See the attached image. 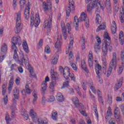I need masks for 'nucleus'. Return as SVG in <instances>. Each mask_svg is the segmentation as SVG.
I'll return each instance as SVG.
<instances>
[{"label": "nucleus", "mask_w": 124, "mask_h": 124, "mask_svg": "<svg viewBox=\"0 0 124 124\" xmlns=\"http://www.w3.org/2000/svg\"><path fill=\"white\" fill-rule=\"evenodd\" d=\"M69 7L66 8V14L67 17L70 16V13H74L75 11V6H74V1L73 0H69Z\"/></svg>", "instance_id": "obj_10"}, {"label": "nucleus", "mask_w": 124, "mask_h": 124, "mask_svg": "<svg viewBox=\"0 0 124 124\" xmlns=\"http://www.w3.org/2000/svg\"><path fill=\"white\" fill-rule=\"evenodd\" d=\"M51 118L54 121L58 120V112L56 110H53L51 113Z\"/></svg>", "instance_id": "obj_44"}, {"label": "nucleus", "mask_w": 124, "mask_h": 124, "mask_svg": "<svg viewBox=\"0 0 124 124\" xmlns=\"http://www.w3.org/2000/svg\"><path fill=\"white\" fill-rule=\"evenodd\" d=\"M111 117H112V109H111V107H109L106 114V119L108 121H108L109 124H116L115 119L111 118Z\"/></svg>", "instance_id": "obj_12"}, {"label": "nucleus", "mask_w": 124, "mask_h": 124, "mask_svg": "<svg viewBox=\"0 0 124 124\" xmlns=\"http://www.w3.org/2000/svg\"><path fill=\"white\" fill-rule=\"evenodd\" d=\"M74 26L76 31L79 30V18H78L77 16L74 17Z\"/></svg>", "instance_id": "obj_25"}, {"label": "nucleus", "mask_w": 124, "mask_h": 124, "mask_svg": "<svg viewBox=\"0 0 124 124\" xmlns=\"http://www.w3.org/2000/svg\"><path fill=\"white\" fill-rule=\"evenodd\" d=\"M60 58V56L59 54H55L54 56H52L50 60V63L51 64H53V65H56L59 62V59Z\"/></svg>", "instance_id": "obj_19"}, {"label": "nucleus", "mask_w": 124, "mask_h": 124, "mask_svg": "<svg viewBox=\"0 0 124 124\" xmlns=\"http://www.w3.org/2000/svg\"><path fill=\"white\" fill-rule=\"evenodd\" d=\"M117 60H118L117 54H116V53H113L112 54V59L110 62L109 66L108 69L107 73V77H109L110 75H111L112 71H113V68H114L115 70L117 69V67L118 66V64H117Z\"/></svg>", "instance_id": "obj_6"}, {"label": "nucleus", "mask_w": 124, "mask_h": 124, "mask_svg": "<svg viewBox=\"0 0 124 124\" xmlns=\"http://www.w3.org/2000/svg\"><path fill=\"white\" fill-rule=\"evenodd\" d=\"M40 24V17H39V14L37 13L35 16V19L34 16H31V27H38Z\"/></svg>", "instance_id": "obj_8"}, {"label": "nucleus", "mask_w": 124, "mask_h": 124, "mask_svg": "<svg viewBox=\"0 0 124 124\" xmlns=\"http://www.w3.org/2000/svg\"><path fill=\"white\" fill-rule=\"evenodd\" d=\"M71 66L73 69L75 70V71H77L78 70V67L76 65V64L75 63H72L71 64Z\"/></svg>", "instance_id": "obj_58"}, {"label": "nucleus", "mask_w": 124, "mask_h": 124, "mask_svg": "<svg viewBox=\"0 0 124 124\" xmlns=\"http://www.w3.org/2000/svg\"><path fill=\"white\" fill-rule=\"evenodd\" d=\"M56 99H57L58 101L59 102H62L64 101V96H63L62 93H58L56 95Z\"/></svg>", "instance_id": "obj_29"}, {"label": "nucleus", "mask_w": 124, "mask_h": 124, "mask_svg": "<svg viewBox=\"0 0 124 124\" xmlns=\"http://www.w3.org/2000/svg\"><path fill=\"white\" fill-rule=\"evenodd\" d=\"M95 62H96V64L95 65V70L96 71V73L97 75H101V73L100 72V71H101L102 67H101V65L97 63V61L95 60Z\"/></svg>", "instance_id": "obj_23"}, {"label": "nucleus", "mask_w": 124, "mask_h": 124, "mask_svg": "<svg viewBox=\"0 0 124 124\" xmlns=\"http://www.w3.org/2000/svg\"><path fill=\"white\" fill-rule=\"evenodd\" d=\"M32 95L34 98L32 101V103L33 105H35V104H36V101H37V99L38 98V97L37 96V92L34 91L32 93Z\"/></svg>", "instance_id": "obj_36"}, {"label": "nucleus", "mask_w": 124, "mask_h": 124, "mask_svg": "<svg viewBox=\"0 0 124 124\" xmlns=\"http://www.w3.org/2000/svg\"><path fill=\"white\" fill-rule=\"evenodd\" d=\"M86 122L88 124H92V120H91V119L89 117H87L86 118Z\"/></svg>", "instance_id": "obj_64"}, {"label": "nucleus", "mask_w": 124, "mask_h": 124, "mask_svg": "<svg viewBox=\"0 0 124 124\" xmlns=\"http://www.w3.org/2000/svg\"><path fill=\"white\" fill-rule=\"evenodd\" d=\"M122 98L121 97H117L116 100L117 102H120V101H124V93H122Z\"/></svg>", "instance_id": "obj_54"}, {"label": "nucleus", "mask_w": 124, "mask_h": 124, "mask_svg": "<svg viewBox=\"0 0 124 124\" xmlns=\"http://www.w3.org/2000/svg\"><path fill=\"white\" fill-rule=\"evenodd\" d=\"M7 86V83L4 84L2 86V94L4 96L3 99V102L4 104L6 105L8 102V96L6 94V87Z\"/></svg>", "instance_id": "obj_14"}, {"label": "nucleus", "mask_w": 124, "mask_h": 124, "mask_svg": "<svg viewBox=\"0 0 124 124\" xmlns=\"http://www.w3.org/2000/svg\"><path fill=\"white\" fill-rule=\"evenodd\" d=\"M91 2L87 5V11L88 12H92V10L95 7H100L102 10H104V7H105V5H101V3H99V0H86V3H89Z\"/></svg>", "instance_id": "obj_4"}, {"label": "nucleus", "mask_w": 124, "mask_h": 124, "mask_svg": "<svg viewBox=\"0 0 124 124\" xmlns=\"http://www.w3.org/2000/svg\"><path fill=\"white\" fill-rule=\"evenodd\" d=\"M97 93L99 96V101H101L102 103H103V102L102 101V98L101 97V93L100 92V91L98 90L97 91Z\"/></svg>", "instance_id": "obj_57"}, {"label": "nucleus", "mask_w": 124, "mask_h": 124, "mask_svg": "<svg viewBox=\"0 0 124 124\" xmlns=\"http://www.w3.org/2000/svg\"><path fill=\"white\" fill-rule=\"evenodd\" d=\"M7 46L5 44H3L1 47V54L2 55H5L7 53Z\"/></svg>", "instance_id": "obj_32"}, {"label": "nucleus", "mask_w": 124, "mask_h": 124, "mask_svg": "<svg viewBox=\"0 0 124 124\" xmlns=\"http://www.w3.org/2000/svg\"><path fill=\"white\" fill-rule=\"evenodd\" d=\"M48 102V100L45 97H43L42 98V101H41V104L43 106H45L46 105V103Z\"/></svg>", "instance_id": "obj_50"}, {"label": "nucleus", "mask_w": 124, "mask_h": 124, "mask_svg": "<svg viewBox=\"0 0 124 124\" xmlns=\"http://www.w3.org/2000/svg\"><path fill=\"white\" fill-rule=\"evenodd\" d=\"M21 82V78L19 77H17L16 79V85H19Z\"/></svg>", "instance_id": "obj_61"}, {"label": "nucleus", "mask_w": 124, "mask_h": 124, "mask_svg": "<svg viewBox=\"0 0 124 124\" xmlns=\"http://www.w3.org/2000/svg\"><path fill=\"white\" fill-rule=\"evenodd\" d=\"M95 8H96V21L97 22V23L99 24L101 23V16H100V15L98 14V13H100V9H99V7H96Z\"/></svg>", "instance_id": "obj_22"}, {"label": "nucleus", "mask_w": 124, "mask_h": 124, "mask_svg": "<svg viewBox=\"0 0 124 124\" xmlns=\"http://www.w3.org/2000/svg\"><path fill=\"white\" fill-rule=\"evenodd\" d=\"M88 63L90 67L93 66V56L92 51H89L88 54Z\"/></svg>", "instance_id": "obj_21"}, {"label": "nucleus", "mask_w": 124, "mask_h": 124, "mask_svg": "<svg viewBox=\"0 0 124 124\" xmlns=\"http://www.w3.org/2000/svg\"><path fill=\"white\" fill-rule=\"evenodd\" d=\"M114 113L115 118L117 120H120V118H121L120 109L118 108H115Z\"/></svg>", "instance_id": "obj_34"}, {"label": "nucleus", "mask_w": 124, "mask_h": 124, "mask_svg": "<svg viewBox=\"0 0 124 124\" xmlns=\"http://www.w3.org/2000/svg\"><path fill=\"white\" fill-rule=\"evenodd\" d=\"M100 48H101L100 45L97 44L95 45L94 46V49L95 53H96L97 54H98V53L100 52Z\"/></svg>", "instance_id": "obj_46"}, {"label": "nucleus", "mask_w": 124, "mask_h": 124, "mask_svg": "<svg viewBox=\"0 0 124 124\" xmlns=\"http://www.w3.org/2000/svg\"><path fill=\"white\" fill-rule=\"evenodd\" d=\"M71 100L73 104H74L76 107H78V105H80L79 102V99H78L77 97H72L71 98Z\"/></svg>", "instance_id": "obj_33"}, {"label": "nucleus", "mask_w": 124, "mask_h": 124, "mask_svg": "<svg viewBox=\"0 0 124 124\" xmlns=\"http://www.w3.org/2000/svg\"><path fill=\"white\" fill-rule=\"evenodd\" d=\"M111 31L113 34H115L117 32V24L115 21H113L111 24Z\"/></svg>", "instance_id": "obj_30"}, {"label": "nucleus", "mask_w": 124, "mask_h": 124, "mask_svg": "<svg viewBox=\"0 0 124 124\" xmlns=\"http://www.w3.org/2000/svg\"><path fill=\"white\" fill-rule=\"evenodd\" d=\"M102 62L103 65V73L105 75H106V67L107 66V60H106V58L104 57L102 59Z\"/></svg>", "instance_id": "obj_27"}, {"label": "nucleus", "mask_w": 124, "mask_h": 124, "mask_svg": "<svg viewBox=\"0 0 124 124\" xmlns=\"http://www.w3.org/2000/svg\"><path fill=\"white\" fill-rule=\"evenodd\" d=\"M99 3H101V5H102V6H103V5H105V7L104 8H105V7H106V6L107 7V9H109V10H111V2L110 1V0H106V3L101 1L100 2H99Z\"/></svg>", "instance_id": "obj_26"}, {"label": "nucleus", "mask_w": 124, "mask_h": 124, "mask_svg": "<svg viewBox=\"0 0 124 124\" xmlns=\"http://www.w3.org/2000/svg\"><path fill=\"white\" fill-rule=\"evenodd\" d=\"M31 93V90L30 89V86L29 84H27L25 86V89L23 90L22 92V94H30Z\"/></svg>", "instance_id": "obj_31"}, {"label": "nucleus", "mask_w": 124, "mask_h": 124, "mask_svg": "<svg viewBox=\"0 0 124 124\" xmlns=\"http://www.w3.org/2000/svg\"><path fill=\"white\" fill-rule=\"evenodd\" d=\"M19 90L17 88H15L14 90V97L13 98V101L14 103H16L17 100L19 99Z\"/></svg>", "instance_id": "obj_20"}, {"label": "nucleus", "mask_w": 124, "mask_h": 124, "mask_svg": "<svg viewBox=\"0 0 124 124\" xmlns=\"http://www.w3.org/2000/svg\"><path fill=\"white\" fill-rule=\"evenodd\" d=\"M15 17L16 19V27L15 28V32L16 34L20 33L21 31L23 30L22 26V20L21 19V12H18L15 14Z\"/></svg>", "instance_id": "obj_5"}, {"label": "nucleus", "mask_w": 124, "mask_h": 124, "mask_svg": "<svg viewBox=\"0 0 124 124\" xmlns=\"http://www.w3.org/2000/svg\"><path fill=\"white\" fill-rule=\"evenodd\" d=\"M80 21H84V24L86 28H89L90 27V20L89 17H88V15L86 13L82 12L79 17Z\"/></svg>", "instance_id": "obj_13"}, {"label": "nucleus", "mask_w": 124, "mask_h": 124, "mask_svg": "<svg viewBox=\"0 0 124 124\" xmlns=\"http://www.w3.org/2000/svg\"><path fill=\"white\" fill-rule=\"evenodd\" d=\"M5 120L7 122V124H9V123L11 122V119L9 117V114L8 113H6Z\"/></svg>", "instance_id": "obj_51"}, {"label": "nucleus", "mask_w": 124, "mask_h": 124, "mask_svg": "<svg viewBox=\"0 0 124 124\" xmlns=\"http://www.w3.org/2000/svg\"><path fill=\"white\" fill-rule=\"evenodd\" d=\"M79 109L80 113L82 116H85V117H87V113H86V111L84 110H81V107H79Z\"/></svg>", "instance_id": "obj_62"}, {"label": "nucleus", "mask_w": 124, "mask_h": 124, "mask_svg": "<svg viewBox=\"0 0 124 124\" xmlns=\"http://www.w3.org/2000/svg\"><path fill=\"white\" fill-rule=\"evenodd\" d=\"M70 43L69 45L68 46L65 54L67 55L69 53V52H71V49H72V47H73V43H74V35L73 34H71L69 38Z\"/></svg>", "instance_id": "obj_15"}, {"label": "nucleus", "mask_w": 124, "mask_h": 124, "mask_svg": "<svg viewBox=\"0 0 124 124\" xmlns=\"http://www.w3.org/2000/svg\"><path fill=\"white\" fill-rule=\"evenodd\" d=\"M74 88L75 89L77 93L80 95V94H81V91L80 90V88L79 87V85L78 84H75Z\"/></svg>", "instance_id": "obj_49"}, {"label": "nucleus", "mask_w": 124, "mask_h": 124, "mask_svg": "<svg viewBox=\"0 0 124 124\" xmlns=\"http://www.w3.org/2000/svg\"><path fill=\"white\" fill-rule=\"evenodd\" d=\"M61 27L62 28V31L64 38L66 40L67 38V31H66V29L65 28V24L63 21L61 22Z\"/></svg>", "instance_id": "obj_24"}, {"label": "nucleus", "mask_w": 124, "mask_h": 124, "mask_svg": "<svg viewBox=\"0 0 124 124\" xmlns=\"http://www.w3.org/2000/svg\"><path fill=\"white\" fill-rule=\"evenodd\" d=\"M22 46L23 47V49L26 53L29 54L30 53V50H29V46H28V44L27 43V41H23Z\"/></svg>", "instance_id": "obj_38"}, {"label": "nucleus", "mask_w": 124, "mask_h": 124, "mask_svg": "<svg viewBox=\"0 0 124 124\" xmlns=\"http://www.w3.org/2000/svg\"><path fill=\"white\" fill-rule=\"evenodd\" d=\"M37 122L38 124H48V120L46 118H39Z\"/></svg>", "instance_id": "obj_39"}, {"label": "nucleus", "mask_w": 124, "mask_h": 124, "mask_svg": "<svg viewBox=\"0 0 124 124\" xmlns=\"http://www.w3.org/2000/svg\"><path fill=\"white\" fill-rule=\"evenodd\" d=\"M89 86L90 87L91 90L92 91V92L95 93V88H94V87L93 85V81H91L90 83H89Z\"/></svg>", "instance_id": "obj_53"}, {"label": "nucleus", "mask_w": 124, "mask_h": 124, "mask_svg": "<svg viewBox=\"0 0 124 124\" xmlns=\"http://www.w3.org/2000/svg\"><path fill=\"white\" fill-rule=\"evenodd\" d=\"M20 112L22 115L25 119V120H29V115H28V112H27V111L24 108H22L20 109Z\"/></svg>", "instance_id": "obj_28"}, {"label": "nucleus", "mask_w": 124, "mask_h": 124, "mask_svg": "<svg viewBox=\"0 0 124 124\" xmlns=\"http://www.w3.org/2000/svg\"><path fill=\"white\" fill-rule=\"evenodd\" d=\"M12 49L14 51V60H15L16 62H17V63L23 66L24 63L28 70H29L30 73L31 75L33 74V68L31 67V64H30V58L28 55L25 54L23 51H20L19 52V56H18V54H17V51H18V48L16 45H18L20 46L22 44V39L19 36H15L12 38Z\"/></svg>", "instance_id": "obj_1"}, {"label": "nucleus", "mask_w": 124, "mask_h": 124, "mask_svg": "<svg viewBox=\"0 0 124 124\" xmlns=\"http://www.w3.org/2000/svg\"><path fill=\"white\" fill-rule=\"evenodd\" d=\"M59 70L61 73H63V76L66 80L70 78L72 81L76 82V78H75L74 74L70 73L71 70L70 67L66 66L63 69L62 67L60 66Z\"/></svg>", "instance_id": "obj_3"}, {"label": "nucleus", "mask_w": 124, "mask_h": 124, "mask_svg": "<svg viewBox=\"0 0 124 124\" xmlns=\"http://www.w3.org/2000/svg\"><path fill=\"white\" fill-rule=\"evenodd\" d=\"M50 76L51 77V82L49 84V88L51 90H54L55 87L57 85V81H56V73L54 71V69L51 70Z\"/></svg>", "instance_id": "obj_9"}, {"label": "nucleus", "mask_w": 124, "mask_h": 124, "mask_svg": "<svg viewBox=\"0 0 124 124\" xmlns=\"http://www.w3.org/2000/svg\"><path fill=\"white\" fill-rule=\"evenodd\" d=\"M45 52L46 53V54H50L51 53V48L49 46H46L45 48Z\"/></svg>", "instance_id": "obj_55"}, {"label": "nucleus", "mask_w": 124, "mask_h": 124, "mask_svg": "<svg viewBox=\"0 0 124 124\" xmlns=\"http://www.w3.org/2000/svg\"><path fill=\"white\" fill-rule=\"evenodd\" d=\"M80 44L82 50H85L86 49V38L84 37L81 38Z\"/></svg>", "instance_id": "obj_41"}, {"label": "nucleus", "mask_w": 124, "mask_h": 124, "mask_svg": "<svg viewBox=\"0 0 124 124\" xmlns=\"http://www.w3.org/2000/svg\"><path fill=\"white\" fill-rule=\"evenodd\" d=\"M29 115L33 123L35 124L37 123V121L38 120L37 113L34 111V110L31 109L29 112Z\"/></svg>", "instance_id": "obj_16"}, {"label": "nucleus", "mask_w": 124, "mask_h": 124, "mask_svg": "<svg viewBox=\"0 0 124 124\" xmlns=\"http://www.w3.org/2000/svg\"><path fill=\"white\" fill-rule=\"evenodd\" d=\"M104 38L106 39V41L102 44V50L104 56L106 57L108 53V49L110 52H111L113 50V47H112V44L111 43V38L109 36L108 32H105Z\"/></svg>", "instance_id": "obj_2"}, {"label": "nucleus", "mask_w": 124, "mask_h": 124, "mask_svg": "<svg viewBox=\"0 0 124 124\" xmlns=\"http://www.w3.org/2000/svg\"><path fill=\"white\" fill-rule=\"evenodd\" d=\"M119 41L121 45H124V32L121 31L119 33Z\"/></svg>", "instance_id": "obj_40"}, {"label": "nucleus", "mask_w": 124, "mask_h": 124, "mask_svg": "<svg viewBox=\"0 0 124 124\" xmlns=\"http://www.w3.org/2000/svg\"><path fill=\"white\" fill-rule=\"evenodd\" d=\"M44 26L47 29L48 32L50 31L52 26V17H50L48 20L46 19L45 21Z\"/></svg>", "instance_id": "obj_17"}, {"label": "nucleus", "mask_w": 124, "mask_h": 124, "mask_svg": "<svg viewBox=\"0 0 124 124\" xmlns=\"http://www.w3.org/2000/svg\"><path fill=\"white\" fill-rule=\"evenodd\" d=\"M66 27L67 30H68V33H69V34H71V33H72V30H71V26H70V24L69 23H67Z\"/></svg>", "instance_id": "obj_52"}, {"label": "nucleus", "mask_w": 124, "mask_h": 124, "mask_svg": "<svg viewBox=\"0 0 124 124\" xmlns=\"http://www.w3.org/2000/svg\"><path fill=\"white\" fill-rule=\"evenodd\" d=\"M52 8V3L50 1V0L47 1V2H44L43 3V9L44 11H47L49 9H51Z\"/></svg>", "instance_id": "obj_18"}, {"label": "nucleus", "mask_w": 124, "mask_h": 124, "mask_svg": "<svg viewBox=\"0 0 124 124\" xmlns=\"http://www.w3.org/2000/svg\"><path fill=\"white\" fill-rule=\"evenodd\" d=\"M121 60L122 62H124V47L121 52Z\"/></svg>", "instance_id": "obj_63"}, {"label": "nucleus", "mask_w": 124, "mask_h": 124, "mask_svg": "<svg viewBox=\"0 0 124 124\" xmlns=\"http://www.w3.org/2000/svg\"><path fill=\"white\" fill-rule=\"evenodd\" d=\"M47 102L49 103H51L52 102H54L55 100H56V98L54 95L49 96L47 98Z\"/></svg>", "instance_id": "obj_47"}, {"label": "nucleus", "mask_w": 124, "mask_h": 124, "mask_svg": "<svg viewBox=\"0 0 124 124\" xmlns=\"http://www.w3.org/2000/svg\"><path fill=\"white\" fill-rule=\"evenodd\" d=\"M13 6L14 9L17 8V0H13Z\"/></svg>", "instance_id": "obj_60"}, {"label": "nucleus", "mask_w": 124, "mask_h": 124, "mask_svg": "<svg viewBox=\"0 0 124 124\" xmlns=\"http://www.w3.org/2000/svg\"><path fill=\"white\" fill-rule=\"evenodd\" d=\"M122 85H123V82L122 81L118 82L115 85V90H119V89H120L121 87H122Z\"/></svg>", "instance_id": "obj_48"}, {"label": "nucleus", "mask_w": 124, "mask_h": 124, "mask_svg": "<svg viewBox=\"0 0 124 124\" xmlns=\"http://www.w3.org/2000/svg\"><path fill=\"white\" fill-rule=\"evenodd\" d=\"M105 28H106V25L105 24V23H103L102 25H100L97 29L96 30L97 32H98V31H103V30H105Z\"/></svg>", "instance_id": "obj_45"}, {"label": "nucleus", "mask_w": 124, "mask_h": 124, "mask_svg": "<svg viewBox=\"0 0 124 124\" xmlns=\"http://www.w3.org/2000/svg\"><path fill=\"white\" fill-rule=\"evenodd\" d=\"M14 84V79L13 78H11L10 80L9 87L8 88V90L9 93L11 92L12 88H13Z\"/></svg>", "instance_id": "obj_42"}, {"label": "nucleus", "mask_w": 124, "mask_h": 124, "mask_svg": "<svg viewBox=\"0 0 124 124\" xmlns=\"http://www.w3.org/2000/svg\"><path fill=\"white\" fill-rule=\"evenodd\" d=\"M26 0H20V4L21 7H24L26 5L25 10L24 11V17L26 20L30 19V9H31V3H26Z\"/></svg>", "instance_id": "obj_7"}, {"label": "nucleus", "mask_w": 124, "mask_h": 124, "mask_svg": "<svg viewBox=\"0 0 124 124\" xmlns=\"http://www.w3.org/2000/svg\"><path fill=\"white\" fill-rule=\"evenodd\" d=\"M41 88L42 92L43 93H45V92L47 91V89L48 88L47 83H46L45 81H43L41 85Z\"/></svg>", "instance_id": "obj_35"}, {"label": "nucleus", "mask_w": 124, "mask_h": 124, "mask_svg": "<svg viewBox=\"0 0 124 124\" xmlns=\"http://www.w3.org/2000/svg\"><path fill=\"white\" fill-rule=\"evenodd\" d=\"M82 87L83 89V90H84V91H86V90H87V85L88 84V82H87V81H84L83 82H82Z\"/></svg>", "instance_id": "obj_59"}, {"label": "nucleus", "mask_w": 124, "mask_h": 124, "mask_svg": "<svg viewBox=\"0 0 124 124\" xmlns=\"http://www.w3.org/2000/svg\"><path fill=\"white\" fill-rule=\"evenodd\" d=\"M124 62H122L121 64L119 66V68L118 69V73L119 75H121L123 72L124 71Z\"/></svg>", "instance_id": "obj_43"}, {"label": "nucleus", "mask_w": 124, "mask_h": 124, "mask_svg": "<svg viewBox=\"0 0 124 124\" xmlns=\"http://www.w3.org/2000/svg\"><path fill=\"white\" fill-rule=\"evenodd\" d=\"M62 36L60 33H57V41L54 45V47L58 52L62 51Z\"/></svg>", "instance_id": "obj_11"}, {"label": "nucleus", "mask_w": 124, "mask_h": 124, "mask_svg": "<svg viewBox=\"0 0 124 124\" xmlns=\"http://www.w3.org/2000/svg\"><path fill=\"white\" fill-rule=\"evenodd\" d=\"M42 46H43V40L42 39H41L38 43L37 48L39 49L41 48Z\"/></svg>", "instance_id": "obj_56"}, {"label": "nucleus", "mask_w": 124, "mask_h": 124, "mask_svg": "<svg viewBox=\"0 0 124 124\" xmlns=\"http://www.w3.org/2000/svg\"><path fill=\"white\" fill-rule=\"evenodd\" d=\"M80 66L81 68L83 69L84 71H85V72H86L87 73H89V70H88V68H87V65L86 64V62L85 61V60H82L81 61Z\"/></svg>", "instance_id": "obj_37"}]
</instances>
